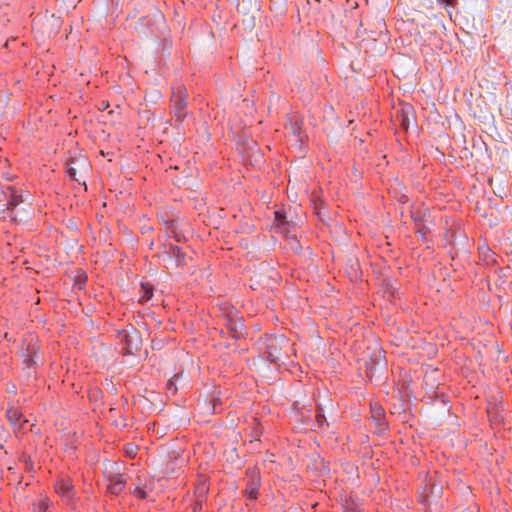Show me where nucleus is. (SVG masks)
<instances>
[{
	"instance_id": "2f4dec72",
	"label": "nucleus",
	"mask_w": 512,
	"mask_h": 512,
	"mask_svg": "<svg viewBox=\"0 0 512 512\" xmlns=\"http://www.w3.org/2000/svg\"><path fill=\"white\" fill-rule=\"evenodd\" d=\"M414 222L416 223L417 227L422 224V219L420 217H414Z\"/></svg>"
},
{
	"instance_id": "bb28decb",
	"label": "nucleus",
	"mask_w": 512,
	"mask_h": 512,
	"mask_svg": "<svg viewBox=\"0 0 512 512\" xmlns=\"http://www.w3.org/2000/svg\"><path fill=\"white\" fill-rule=\"evenodd\" d=\"M205 500H201V499H195L194 503L191 505V508H192V511L193 512H200L203 508V504H204Z\"/></svg>"
},
{
	"instance_id": "f8f14e48",
	"label": "nucleus",
	"mask_w": 512,
	"mask_h": 512,
	"mask_svg": "<svg viewBox=\"0 0 512 512\" xmlns=\"http://www.w3.org/2000/svg\"><path fill=\"white\" fill-rule=\"evenodd\" d=\"M274 225L276 231L286 237H290L291 230L294 228V224L287 220L285 212L281 210L274 212Z\"/></svg>"
},
{
	"instance_id": "cd10ccee",
	"label": "nucleus",
	"mask_w": 512,
	"mask_h": 512,
	"mask_svg": "<svg viewBox=\"0 0 512 512\" xmlns=\"http://www.w3.org/2000/svg\"><path fill=\"white\" fill-rule=\"evenodd\" d=\"M437 3L446 7H456L458 0H437Z\"/></svg>"
},
{
	"instance_id": "c85d7f7f",
	"label": "nucleus",
	"mask_w": 512,
	"mask_h": 512,
	"mask_svg": "<svg viewBox=\"0 0 512 512\" xmlns=\"http://www.w3.org/2000/svg\"><path fill=\"white\" fill-rule=\"evenodd\" d=\"M67 174H68V176H69L71 179L78 181V179L76 178V169H75V168H73V167H68V168H67Z\"/></svg>"
},
{
	"instance_id": "ddd939ff",
	"label": "nucleus",
	"mask_w": 512,
	"mask_h": 512,
	"mask_svg": "<svg viewBox=\"0 0 512 512\" xmlns=\"http://www.w3.org/2000/svg\"><path fill=\"white\" fill-rule=\"evenodd\" d=\"M285 129L291 133L299 142H303L306 137L303 131V121L298 117H291L285 125Z\"/></svg>"
},
{
	"instance_id": "6e6552de",
	"label": "nucleus",
	"mask_w": 512,
	"mask_h": 512,
	"mask_svg": "<svg viewBox=\"0 0 512 512\" xmlns=\"http://www.w3.org/2000/svg\"><path fill=\"white\" fill-rule=\"evenodd\" d=\"M163 255L168 258L175 268L184 267L187 264L186 254L177 245L171 243L164 245Z\"/></svg>"
},
{
	"instance_id": "7ed1b4c3",
	"label": "nucleus",
	"mask_w": 512,
	"mask_h": 512,
	"mask_svg": "<svg viewBox=\"0 0 512 512\" xmlns=\"http://www.w3.org/2000/svg\"><path fill=\"white\" fill-rule=\"evenodd\" d=\"M171 110L176 121L182 123L186 118V108L188 106V95L185 86L178 83L172 87Z\"/></svg>"
},
{
	"instance_id": "393cba45",
	"label": "nucleus",
	"mask_w": 512,
	"mask_h": 512,
	"mask_svg": "<svg viewBox=\"0 0 512 512\" xmlns=\"http://www.w3.org/2000/svg\"><path fill=\"white\" fill-rule=\"evenodd\" d=\"M132 494L139 499H146L148 497L147 492L140 486L135 487V489L132 491Z\"/></svg>"
},
{
	"instance_id": "9d476101",
	"label": "nucleus",
	"mask_w": 512,
	"mask_h": 512,
	"mask_svg": "<svg viewBox=\"0 0 512 512\" xmlns=\"http://www.w3.org/2000/svg\"><path fill=\"white\" fill-rule=\"evenodd\" d=\"M371 419L377 426V433L382 434L389 429L386 421V413L384 408L378 403H372L370 405Z\"/></svg>"
},
{
	"instance_id": "b1692460",
	"label": "nucleus",
	"mask_w": 512,
	"mask_h": 512,
	"mask_svg": "<svg viewBox=\"0 0 512 512\" xmlns=\"http://www.w3.org/2000/svg\"><path fill=\"white\" fill-rule=\"evenodd\" d=\"M430 233V228L426 225H419L416 229V234H418L422 240L425 239V236Z\"/></svg>"
},
{
	"instance_id": "a878e982",
	"label": "nucleus",
	"mask_w": 512,
	"mask_h": 512,
	"mask_svg": "<svg viewBox=\"0 0 512 512\" xmlns=\"http://www.w3.org/2000/svg\"><path fill=\"white\" fill-rule=\"evenodd\" d=\"M344 512H361V509L356 503L347 502L346 505L344 506Z\"/></svg>"
},
{
	"instance_id": "2eb2a0df",
	"label": "nucleus",
	"mask_w": 512,
	"mask_h": 512,
	"mask_svg": "<svg viewBox=\"0 0 512 512\" xmlns=\"http://www.w3.org/2000/svg\"><path fill=\"white\" fill-rule=\"evenodd\" d=\"M6 416L9 422L19 429L24 428L27 419L24 418L22 412L18 408L11 407L6 411Z\"/></svg>"
},
{
	"instance_id": "20e7f679",
	"label": "nucleus",
	"mask_w": 512,
	"mask_h": 512,
	"mask_svg": "<svg viewBox=\"0 0 512 512\" xmlns=\"http://www.w3.org/2000/svg\"><path fill=\"white\" fill-rule=\"evenodd\" d=\"M118 339L124 355L135 354L142 345L141 335L133 326H128L118 331Z\"/></svg>"
},
{
	"instance_id": "423d86ee",
	"label": "nucleus",
	"mask_w": 512,
	"mask_h": 512,
	"mask_svg": "<svg viewBox=\"0 0 512 512\" xmlns=\"http://www.w3.org/2000/svg\"><path fill=\"white\" fill-rule=\"evenodd\" d=\"M55 492L68 504L75 499L73 481L68 476L59 477L54 484Z\"/></svg>"
},
{
	"instance_id": "4468645a",
	"label": "nucleus",
	"mask_w": 512,
	"mask_h": 512,
	"mask_svg": "<svg viewBox=\"0 0 512 512\" xmlns=\"http://www.w3.org/2000/svg\"><path fill=\"white\" fill-rule=\"evenodd\" d=\"M224 323L228 332L231 334V337L237 339L242 333L241 330L244 326L243 322L232 315H228L224 318Z\"/></svg>"
},
{
	"instance_id": "39448f33",
	"label": "nucleus",
	"mask_w": 512,
	"mask_h": 512,
	"mask_svg": "<svg viewBox=\"0 0 512 512\" xmlns=\"http://www.w3.org/2000/svg\"><path fill=\"white\" fill-rule=\"evenodd\" d=\"M246 486L243 495L252 501L258 498V491L261 484L260 472L255 468H248L246 470Z\"/></svg>"
},
{
	"instance_id": "dca6fc26",
	"label": "nucleus",
	"mask_w": 512,
	"mask_h": 512,
	"mask_svg": "<svg viewBox=\"0 0 512 512\" xmlns=\"http://www.w3.org/2000/svg\"><path fill=\"white\" fill-rule=\"evenodd\" d=\"M478 254L481 261L487 265H493L497 262L496 254L488 246L483 245L478 248Z\"/></svg>"
},
{
	"instance_id": "c756f323",
	"label": "nucleus",
	"mask_w": 512,
	"mask_h": 512,
	"mask_svg": "<svg viewBox=\"0 0 512 512\" xmlns=\"http://www.w3.org/2000/svg\"><path fill=\"white\" fill-rule=\"evenodd\" d=\"M167 386H168V389H169V390H173V391H176V390H177V388L174 386V382H173V380H169V382H168Z\"/></svg>"
},
{
	"instance_id": "4be33fe9",
	"label": "nucleus",
	"mask_w": 512,
	"mask_h": 512,
	"mask_svg": "<svg viewBox=\"0 0 512 512\" xmlns=\"http://www.w3.org/2000/svg\"><path fill=\"white\" fill-rule=\"evenodd\" d=\"M19 461L23 462L25 464V467H26L27 471H31L33 469V462L31 460V457L29 455H27L26 453H23L19 457Z\"/></svg>"
},
{
	"instance_id": "412c9836",
	"label": "nucleus",
	"mask_w": 512,
	"mask_h": 512,
	"mask_svg": "<svg viewBox=\"0 0 512 512\" xmlns=\"http://www.w3.org/2000/svg\"><path fill=\"white\" fill-rule=\"evenodd\" d=\"M143 291H144V294L141 296L140 298V302H146V301H149L152 296H153V288L150 284L148 283H142L141 285Z\"/></svg>"
},
{
	"instance_id": "1a4fd4ad",
	"label": "nucleus",
	"mask_w": 512,
	"mask_h": 512,
	"mask_svg": "<svg viewBox=\"0 0 512 512\" xmlns=\"http://www.w3.org/2000/svg\"><path fill=\"white\" fill-rule=\"evenodd\" d=\"M106 479L108 481L107 491L115 496L123 492L128 481V477L124 473H109Z\"/></svg>"
},
{
	"instance_id": "5701e85b",
	"label": "nucleus",
	"mask_w": 512,
	"mask_h": 512,
	"mask_svg": "<svg viewBox=\"0 0 512 512\" xmlns=\"http://www.w3.org/2000/svg\"><path fill=\"white\" fill-rule=\"evenodd\" d=\"M138 447L134 444H127L125 445V454L130 457L134 458L137 455Z\"/></svg>"
},
{
	"instance_id": "6ab92c4d",
	"label": "nucleus",
	"mask_w": 512,
	"mask_h": 512,
	"mask_svg": "<svg viewBox=\"0 0 512 512\" xmlns=\"http://www.w3.org/2000/svg\"><path fill=\"white\" fill-rule=\"evenodd\" d=\"M209 493V486L206 481H200L195 486V496L197 499L206 500Z\"/></svg>"
},
{
	"instance_id": "f03ea898",
	"label": "nucleus",
	"mask_w": 512,
	"mask_h": 512,
	"mask_svg": "<svg viewBox=\"0 0 512 512\" xmlns=\"http://www.w3.org/2000/svg\"><path fill=\"white\" fill-rule=\"evenodd\" d=\"M266 357L274 364H284L285 360L289 358L292 351V344L289 339L283 335H274L266 338Z\"/></svg>"
},
{
	"instance_id": "0eeeda50",
	"label": "nucleus",
	"mask_w": 512,
	"mask_h": 512,
	"mask_svg": "<svg viewBox=\"0 0 512 512\" xmlns=\"http://www.w3.org/2000/svg\"><path fill=\"white\" fill-rule=\"evenodd\" d=\"M394 119L404 131H408L410 124L415 121V111L408 103H399Z\"/></svg>"
},
{
	"instance_id": "a211bd4d",
	"label": "nucleus",
	"mask_w": 512,
	"mask_h": 512,
	"mask_svg": "<svg viewBox=\"0 0 512 512\" xmlns=\"http://www.w3.org/2000/svg\"><path fill=\"white\" fill-rule=\"evenodd\" d=\"M315 418H316V424L315 426L319 429H323L325 426L328 425L326 416L324 414V409L321 405L316 406L315 410Z\"/></svg>"
},
{
	"instance_id": "7c9ffc66",
	"label": "nucleus",
	"mask_w": 512,
	"mask_h": 512,
	"mask_svg": "<svg viewBox=\"0 0 512 512\" xmlns=\"http://www.w3.org/2000/svg\"><path fill=\"white\" fill-rule=\"evenodd\" d=\"M254 433H255V437L260 436L262 434L261 427L259 424L255 428Z\"/></svg>"
},
{
	"instance_id": "9b49d317",
	"label": "nucleus",
	"mask_w": 512,
	"mask_h": 512,
	"mask_svg": "<svg viewBox=\"0 0 512 512\" xmlns=\"http://www.w3.org/2000/svg\"><path fill=\"white\" fill-rule=\"evenodd\" d=\"M1 196L6 200V208L8 210L15 209L18 205L24 202L23 195L13 186H7L1 192Z\"/></svg>"
},
{
	"instance_id": "f257e3e1",
	"label": "nucleus",
	"mask_w": 512,
	"mask_h": 512,
	"mask_svg": "<svg viewBox=\"0 0 512 512\" xmlns=\"http://www.w3.org/2000/svg\"><path fill=\"white\" fill-rule=\"evenodd\" d=\"M40 345L38 337L29 334L22 342L21 355L23 358V371L26 373L27 378L36 379L37 368L41 362L40 356Z\"/></svg>"
},
{
	"instance_id": "f3484780",
	"label": "nucleus",
	"mask_w": 512,
	"mask_h": 512,
	"mask_svg": "<svg viewBox=\"0 0 512 512\" xmlns=\"http://www.w3.org/2000/svg\"><path fill=\"white\" fill-rule=\"evenodd\" d=\"M52 502L49 498H41L33 504L34 512H51Z\"/></svg>"
},
{
	"instance_id": "aec40b11",
	"label": "nucleus",
	"mask_w": 512,
	"mask_h": 512,
	"mask_svg": "<svg viewBox=\"0 0 512 512\" xmlns=\"http://www.w3.org/2000/svg\"><path fill=\"white\" fill-rule=\"evenodd\" d=\"M427 490H428V484H427V485L425 486V488H424V492H425V494L423 495V502H424L425 504H427V503H429V502H430L429 498H430V496H432L434 493L439 494V493H440L441 488H439L436 484H430V492L428 493V492H427Z\"/></svg>"
}]
</instances>
